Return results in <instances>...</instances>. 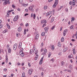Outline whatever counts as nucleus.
<instances>
[{
	"label": "nucleus",
	"instance_id": "c9c22d12",
	"mask_svg": "<svg viewBox=\"0 0 77 77\" xmlns=\"http://www.w3.org/2000/svg\"><path fill=\"white\" fill-rule=\"evenodd\" d=\"M36 48H34L33 50V52H35V51H36Z\"/></svg>",
	"mask_w": 77,
	"mask_h": 77
},
{
	"label": "nucleus",
	"instance_id": "9d476101",
	"mask_svg": "<svg viewBox=\"0 0 77 77\" xmlns=\"http://www.w3.org/2000/svg\"><path fill=\"white\" fill-rule=\"evenodd\" d=\"M22 30V28H21V27H19L17 29L18 32H21Z\"/></svg>",
	"mask_w": 77,
	"mask_h": 77
},
{
	"label": "nucleus",
	"instance_id": "338daca9",
	"mask_svg": "<svg viewBox=\"0 0 77 77\" xmlns=\"http://www.w3.org/2000/svg\"><path fill=\"white\" fill-rule=\"evenodd\" d=\"M75 36H77V32H76L75 34Z\"/></svg>",
	"mask_w": 77,
	"mask_h": 77
},
{
	"label": "nucleus",
	"instance_id": "5fc2aeb1",
	"mask_svg": "<svg viewBox=\"0 0 77 77\" xmlns=\"http://www.w3.org/2000/svg\"><path fill=\"white\" fill-rule=\"evenodd\" d=\"M61 54H62V53L61 52H60L58 53V55L60 56V55H61Z\"/></svg>",
	"mask_w": 77,
	"mask_h": 77
},
{
	"label": "nucleus",
	"instance_id": "c756f323",
	"mask_svg": "<svg viewBox=\"0 0 77 77\" xmlns=\"http://www.w3.org/2000/svg\"><path fill=\"white\" fill-rule=\"evenodd\" d=\"M58 47H61V45L60 44V42H59V43L58 44Z\"/></svg>",
	"mask_w": 77,
	"mask_h": 77
},
{
	"label": "nucleus",
	"instance_id": "39448f33",
	"mask_svg": "<svg viewBox=\"0 0 77 77\" xmlns=\"http://www.w3.org/2000/svg\"><path fill=\"white\" fill-rule=\"evenodd\" d=\"M17 47V45L16 44H14L13 46V49L14 50H16Z\"/></svg>",
	"mask_w": 77,
	"mask_h": 77
},
{
	"label": "nucleus",
	"instance_id": "0e129e2a",
	"mask_svg": "<svg viewBox=\"0 0 77 77\" xmlns=\"http://www.w3.org/2000/svg\"><path fill=\"white\" fill-rule=\"evenodd\" d=\"M11 77H12L13 76H14V74H11Z\"/></svg>",
	"mask_w": 77,
	"mask_h": 77
},
{
	"label": "nucleus",
	"instance_id": "a878e982",
	"mask_svg": "<svg viewBox=\"0 0 77 77\" xmlns=\"http://www.w3.org/2000/svg\"><path fill=\"white\" fill-rule=\"evenodd\" d=\"M61 41L62 42H63V41H64V38H63V37H62L61 39Z\"/></svg>",
	"mask_w": 77,
	"mask_h": 77
},
{
	"label": "nucleus",
	"instance_id": "6e6552de",
	"mask_svg": "<svg viewBox=\"0 0 77 77\" xmlns=\"http://www.w3.org/2000/svg\"><path fill=\"white\" fill-rule=\"evenodd\" d=\"M32 71H33V70H32V69L29 70L28 71V74H30V75L32 74Z\"/></svg>",
	"mask_w": 77,
	"mask_h": 77
},
{
	"label": "nucleus",
	"instance_id": "c85d7f7f",
	"mask_svg": "<svg viewBox=\"0 0 77 77\" xmlns=\"http://www.w3.org/2000/svg\"><path fill=\"white\" fill-rule=\"evenodd\" d=\"M51 54V52H50L48 54V57H50Z\"/></svg>",
	"mask_w": 77,
	"mask_h": 77
},
{
	"label": "nucleus",
	"instance_id": "1a4fd4ad",
	"mask_svg": "<svg viewBox=\"0 0 77 77\" xmlns=\"http://www.w3.org/2000/svg\"><path fill=\"white\" fill-rule=\"evenodd\" d=\"M41 23H47V20H43L41 21Z\"/></svg>",
	"mask_w": 77,
	"mask_h": 77
},
{
	"label": "nucleus",
	"instance_id": "bb28decb",
	"mask_svg": "<svg viewBox=\"0 0 77 77\" xmlns=\"http://www.w3.org/2000/svg\"><path fill=\"white\" fill-rule=\"evenodd\" d=\"M42 36H45V32H42Z\"/></svg>",
	"mask_w": 77,
	"mask_h": 77
},
{
	"label": "nucleus",
	"instance_id": "f03ea898",
	"mask_svg": "<svg viewBox=\"0 0 77 77\" xmlns=\"http://www.w3.org/2000/svg\"><path fill=\"white\" fill-rule=\"evenodd\" d=\"M4 5H7L8 3V4H10V2H9V0H5L4 2L3 3Z\"/></svg>",
	"mask_w": 77,
	"mask_h": 77
},
{
	"label": "nucleus",
	"instance_id": "0eeeda50",
	"mask_svg": "<svg viewBox=\"0 0 77 77\" xmlns=\"http://www.w3.org/2000/svg\"><path fill=\"white\" fill-rule=\"evenodd\" d=\"M52 14V11H49L46 14V16H48V15H50Z\"/></svg>",
	"mask_w": 77,
	"mask_h": 77
},
{
	"label": "nucleus",
	"instance_id": "052dcab7",
	"mask_svg": "<svg viewBox=\"0 0 77 77\" xmlns=\"http://www.w3.org/2000/svg\"><path fill=\"white\" fill-rule=\"evenodd\" d=\"M38 50H37L36 52H35V55H37V53H38Z\"/></svg>",
	"mask_w": 77,
	"mask_h": 77
},
{
	"label": "nucleus",
	"instance_id": "dca6fc26",
	"mask_svg": "<svg viewBox=\"0 0 77 77\" xmlns=\"http://www.w3.org/2000/svg\"><path fill=\"white\" fill-rule=\"evenodd\" d=\"M67 50H68L67 48H65L64 49V50H63V52H65Z\"/></svg>",
	"mask_w": 77,
	"mask_h": 77
},
{
	"label": "nucleus",
	"instance_id": "ea45409f",
	"mask_svg": "<svg viewBox=\"0 0 77 77\" xmlns=\"http://www.w3.org/2000/svg\"><path fill=\"white\" fill-rule=\"evenodd\" d=\"M33 50L31 49L30 50V53H31V54L32 53H33Z\"/></svg>",
	"mask_w": 77,
	"mask_h": 77
},
{
	"label": "nucleus",
	"instance_id": "a18cd8bd",
	"mask_svg": "<svg viewBox=\"0 0 77 77\" xmlns=\"http://www.w3.org/2000/svg\"><path fill=\"white\" fill-rule=\"evenodd\" d=\"M45 52H43L42 54H43V55H44V56H45L46 54Z\"/></svg>",
	"mask_w": 77,
	"mask_h": 77
},
{
	"label": "nucleus",
	"instance_id": "4c0bfd02",
	"mask_svg": "<svg viewBox=\"0 0 77 77\" xmlns=\"http://www.w3.org/2000/svg\"><path fill=\"white\" fill-rule=\"evenodd\" d=\"M20 54H20H22V53H23V51H19Z\"/></svg>",
	"mask_w": 77,
	"mask_h": 77
},
{
	"label": "nucleus",
	"instance_id": "58836bf2",
	"mask_svg": "<svg viewBox=\"0 0 77 77\" xmlns=\"http://www.w3.org/2000/svg\"><path fill=\"white\" fill-rule=\"evenodd\" d=\"M68 57L69 59H71V58H72V57L71 56V55H69L68 56Z\"/></svg>",
	"mask_w": 77,
	"mask_h": 77
},
{
	"label": "nucleus",
	"instance_id": "4be33fe9",
	"mask_svg": "<svg viewBox=\"0 0 77 77\" xmlns=\"http://www.w3.org/2000/svg\"><path fill=\"white\" fill-rule=\"evenodd\" d=\"M58 3V0H56L55 1L54 4H56V5H57Z\"/></svg>",
	"mask_w": 77,
	"mask_h": 77
},
{
	"label": "nucleus",
	"instance_id": "f3484780",
	"mask_svg": "<svg viewBox=\"0 0 77 77\" xmlns=\"http://www.w3.org/2000/svg\"><path fill=\"white\" fill-rule=\"evenodd\" d=\"M66 34V32H65V31H64L63 32V35L64 36H65Z\"/></svg>",
	"mask_w": 77,
	"mask_h": 77
},
{
	"label": "nucleus",
	"instance_id": "79ce46f5",
	"mask_svg": "<svg viewBox=\"0 0 77 77\" xmlns=\"http://www.w3.org/2000/svg\"><path fill=\"white\" fill-rule=\"evenodd\" d=\"M54 59L53 58H52L50 60V61H52V62H54Z\"/></svg>",
	"mask_w": 77,
	"mask_h": 77
},
{
	"label": "nucleus",
	"instance_id": "9b49d317",
	"mask_svg": "<svg viewBox=\"0 0 77 77\" xmlns=\"http://www.w3.org/2000/svg\"><path fill=\"white\" fill-rule=\"evenodd\" d=\"M22 46V43L21 42H20L19 43V45L18 46V48H20L21 47V46Z\"/></svg>",
	"mask_w": 77,
	"mask_h": 77
},
{
	"label": "nucleus",
	"instance_id": "4d7b16f0",
	"mask_svg": "<svg viewBox=\"0 0 77 77\" xmlns=\"http://www.w3.org/2000/svg\"><path fill=\"white\" fill-rule=\"evenodd\" d=\"M33 13H32L31 14V17H33Z\"/></svg>",
	"mask_w": 77,
	"mask_h": 77
},
{
	"label": "nucleus",
	"instance_id": "6e6d98bb",
	"mask_svg": "<svg viewBox=\"0 0 77 77\" xmlns=\"http://www.w3.org/2000/svg\"><path fill=\"white\" fill-rule=\"evenodd\" d=\"M17 65H21V64H20V63H17Z\"/></svg>",
	"mask_w": 77,
	"mask_h": 77
},
{
	"label": "nucleus",
	"instance_id": "2f4dec72",
	"mask_svg": "<svg viewBox=\"0 0 77 77\" xmlns=\"http://www.w3.org/2000/svg\"><path fill=\"white\" fill-rule=\"evenodd\" d=\"M20 3H22L23 2V0H19Z\"/></svg>",
	"mask_w": 77,
	"mask_h": 77
},
{
	"label": "nucleus",
	"instance_id": "cd10ccee",
	"mask_svg": "<svg viewBox=\"0 0 77 77\" xmlns=\"http://www.w3.org/2000/svg\"><path fill=\"white\" fill-rule=\"evenodd\" d=\"M33 19H34V20H35V19L36 18V14H33Z\"/></svg>",
	"mask_w": 77,
	"mask_h": 77
},
{
	"label": "nucleus",
	"instance_id": "37998d69",
	"mask_svg": "<svg viewBox=\"0 0 77 77\" xmlns=\"http://www.w3.org/2000/svg\"><path fill=\"white\" fill-rule=\"evenodd\" d=\"M65 11L66 12H68V9L67 8H66L65 9Z\"/></svg>",
	"mask_w": 77,
	"mask_h": 77
},
{
	"label": "nucleus",
	"instance_id": "72a5a7b5",
	"mask_svg": "<svg viewBox=\"0 0 77 77\" xmlns=\"http://www.w3.org/2000/svg\"><path fill=\"white\" fill-rule=\"evenodd\" d=\"M22 76L23 77H25V73L24 72H23L22 73Z\"/></svg>",
	"mask_w": 77,
	"mask_h": 77
},
{
	"label": "nucleus",
	"instance_id": "774afa93",
	"mask_svg": "<svg viewBox=\"0 0 77 77\" xmlns=\"http://www.w3.org/2000/svg\"><path fill=\"white\" fill-rule=\"evenodd\" d=\"M4 71H7V69L5 68L4 69Z\"/></svg>",
	"mask_w": 77,
	"mask_h": 77
},
{
	"label": "nucleus",
	"instance_id": "aec40b11",
	"mask_svg": "<svg viewBox=\"0 0 77 77\" xmlns=\"http://www.w3.org/2000/svg\"><path fill=\"white\" fill-rule=\"evenodd\" d=\"M8 32L7 29H5V30L3 31V33H6Z\"/></svg>",
	"mask_w": 77,
	"mask_h": 77
},
{
	"label": "nucleus",
	"instance_id": "864d4df0",
	"mask_svg": "<svg viewBox=\"0 0 77 77\" xmlns=\"http://www.w3.org/2000/svg\"><path fill=\"white\" fill-rule=\"evenodd\" d=\"M26 29H25L24 32V35H26Z\"/></svg>",
	"mask_w": 77,
	"mask_h": 77
},
{
	"label": "nucleus",
	"instance_id": "20e7f679",
	"mask_svg": "<svg viewBox=\"0 0 77 77\" xmlns=\"http://www.w3.org/2000/svg\"><path fill=\"white\" fill-rule=\"evenodd\" d=\"M49 27L48 26L47 27H45L44 28V30H45V33H47V32H48V28Z\"/></svg>",
	"mask_w": 77,
	"mask_h": 77
},
{
	"label": "nucleus",
	"instance_id": "8fccbe9b",
	"mask_svg": "<svg viewBox=\"0 0 77 77\" xmlns=\"http://www.w3.org/2000/svg\"><path fill=\"white\" fill-rule=\"evenodd\" d=\"M12 7L13 8H15V5H14V4H13L12 5Z\"/></svg>",
	"mask_w": 77,
	"mask_h": 77
},
{
	"label": "nucleus",
	"instance_id": "7ed1b4c3",
	"mask_svg": "<svg viewBox=\"0 0 77 77\" xmlns=\"http://www.w3.org/2000/svg\"><path fill=\"white\" fill-rule=\"evenodd\" d=\"M28 9L29 11H31L32 12H33L34 11L33 8V7H32V6H30L29 8H28Z\"/></svg>",
	"mask_w": 77,
	"mask_h": 77
},
{
	"label": "nucleus",
	"instance_id": "680f3d73",
	"mask_svg": "<svg viewBox=\"0 0 77 77\" xmlns=\"http://www.w3.org/2000/svg\"><path fill=\"white\" fill-rule=\"evenodd\" d=\"M25 11H26V12H28V9H25Z\"/></svg>",
	"mask_w": 77,
	"mask_h": 77
},
{
	"label": "nucleus",
	"instance_id": "ddd939ff",
	"mask_svg": "<svg viewBox=\"0 0 77 77\" xmlns=\"http://www.w3.org/2000/svg\"><path fill=\"white\" fill-rule=\"evenodd\" d=\"M38 56H39L38 55H36V56H35V60H36L38 59Z\"/></svg>",
	"mask_w": 77,
	"mask_h": 77
},
{
	"label": "nucleus",
	"instance_id": "e433bc0d",
	"mask_svg": "<svg viewBox=\"0 0 77 77\" xmlns=\"http://www.w3.org/2000/svg\"><path fill=\"white\" fill-rule=\"evenodd\" d=\"M57 5H56V4H54L53 6V8H55Z\"/></svg>",
	"mask_w": 77,
	"mask_h": 77
},
{
	"label": "nucleus",
	"instance_id": "49530a36",
	"mask_svg": "<svg viewBox=\"0 0 77 77\" xmlns=\"http://www.w3.org/2000/svg\"><path fill=\"white\" fill-rule=\"evenodd\" d=\"M54 28H55V27H54V26H53L51 28V30H53V29H54Z\"/></svg>",
	"mask_w": 77,
	"mask_h": 77
},
{
	"label": "nucleus",
	"instance_id": "f8f14e48",
	"mask_svg": "<svg viewBox=\"0 0 77 77\" xmlns=\"http://www.w3.org/2000/svg\"><path fill=\"white\" fill-rule=\"evenodd\" d=\"M5 59H6L5 60L6 62V63H7V62H8V56L7 55H6Z\"/></svg>",
	"mask_w": 77,
	"mask_h": 77
},
{
	"label": "nucleus",
	"instance_id": "de8ad7c7",
	"mask_svg": "<svg viewBox=\"0 0 77 77\" xmlns=\"http://www.w3.org/2000/svg\"><path fill=\"white\" fill-rule=\"evenodd\" d=\"M7 15L6 17H8L9 16V13H7Z\"/></svg>",
	"mask_w": 77,
	"mask_h": 77
},
{
	"label": "nucleus",
	"instance_id": "412c9836",
	"mask_svg": "<svg viewBox=\"0 0 77 77\" xmlns=\"http://www.w3.org/2000/svg\"><path fill=\"white\" fill-rule=\"evenodd\" d=\"M69 68L70 69H72V65H69Z\"/></svg>",
	"mask_w": 77,
	"mask_h": 77
},
{
	"label": "nucleus",
	"instance_id": "f257e3e1",
	"mask_svg": "<svg viewBox=\"0 0 77 77\" xmlns=\"http://www.w3.org/2000/svg\"><path fill=\"white\" fill-rule=\"evenodd\" d=\"M19 17H18V16L16 15L14 17L13 19V21H17L18 20Z\"/></svg>",
	"mask_w": 77,
	"mask_h": 77
},
{
	"label": "nucleus",
	"instance_id": "393cba45",
	"mask_svg": "<svg viewBox=\"0 0 77 77\" xmlns=\"http://www.w3.org/2000/svg\"><path fill=\"white\" fill-rule=\"evenodd\" d=\"M71 19V21L72 22V21H74V20H75V18H74V17H72Z\"/></svg>",
	"mask_w": 77,
	"mask_h": 77
},
{
	"label": "nucleus",
	"instance_id": "09e8293b",
	"mask_svg": "<svg viewBox=\"0 0 77 77\" xmlns=\"http://www.w3.org/2000/svg\"><path fill=\"white\" fill-rule=\"evenodd\" d=\"M21 56H22V57H23L24 56V53H22L21 54H20Z\"/></svg>",
	"mask_w": 77,
	"mask_h": 77
},
{
	"label": "nucleus",
	"instance_id": "5701e85b",
	"mask_svg": "<svg viewBox=\"0 0 77 77\" xmlns=\"http://www.w3.org/2000/svg\"><path fill=\"white\" fill-rule=\"evenodd\" d=\"M54 20V17H52L51 19V23H53Z\"/></svg>",
	"mask_w": 77,
	"mask_h": 77
},
{
	"label": "nucleus",
	"instance_id": "473e14b6",
	"mask_svg": "<svg viewBox=\"0 0 77 77\" xmlns=\"http://www.w3.org/2000/svg\"><path fill=\"white\" fill-rule=\"evenodd\" d=\"M44 53H47V49H44Z\"/></svg>",
	"mask_w": 77,
	"mask_h": 77
},
{
	"label": "nucleus",
	"instance_id": "423d86ee",
	"mask_svg": "<svg viewBox=\"0 0 77 77\" xmlns=\"http://www.w3.org/2000/svg\"><path fill=\"white\" fill-rule=\"evenodd\" d=\"M44 59V57H42L41 59V60L40 61L39 63V65H41L42 62V61L43 60V59Z\"/></svg>",
	"mask_w": 77,
	"mask_h": 77
},
{
	"label": "nucleus",
	"instance_id": "e2e57ef3",
	"mask_svg": "<svg viewBox=\"0 0 77 77\" xmlns=\"http://www.w3.org/2000/svg\"><path fill=\"white\" fill-rule=\"evenodd\" d=\"M29 15L28 14H25L24 16L26 17V16H27V15Z\"/></svg>",
	"mask_w": 77,
	"mask_h": 77
},
{
	"label": "nucleus",
	"instance_id": "c03bdc74",
	"mask_svg": "<svg viewBox=\"0 0 77 77\" xmlns=\"http://www.w3.org/2000/svg\"><path fill=\"white\" fill-rule=\"evenodd\" d=\"M3 27V25L1 24L0 25V29H2Z\"/></svg>",
	"mask_w": 77,
	"mask_h": 77
},
{
	"label": "nucleus",
	"instance_id": "a19ab883",
	"mask_svg": "<svg viewBox=\"0 0 77 77\" xmlns=\"http://www.w3.org/2000/svg\"><path fill=\"white\" fill-rule=\"evenodd\" d=\"M75 1H73L72 4L73 5H75Z\"/></svg>",
	"mask_w": 77,
	"mask_h": 77
},
{
	"label": "nucleus",
	"instance_id": "2eb2a0df",
	"mask_svg": "<svg viewBox=\"0 0 77 77\" xmlns=\"http://www.w3.org/2000/svg\"><path fill=\"white\" fill-rule=\"evenodd\" d=\"M8 53H11V49L10 48H9L8 50Z\"/></svg>",
	"mask_w": 77,
	"mask_h": 77
},
{
	"label": "nucleus",
	"instance_id": "f704fd0d",
	"mask_svg": "<svg viewBox=\"0 0 77 77\" xmlns=\"http://www.w3.org/2000/svg\"><path fill=\"white\" fill-rule=\"evenodd\" d=\"M73 27H74V26L73 25L71 26L70 27V29H72V28H73Z\"/></svg>",
	"mask_w": 77,
	"mask_h": 77
},
{
	"label": "nucleus",
	"instance_id": "b1692460",
	"mask_svg": "<svg viewBox=\"0 0 77 77\" xmlns=\"http://www.w3.org/2000/svg\"><path fill=\"white\" fill-rule=\"evenodd\" d=\"M61 66H63L65 65V63L64 62L62 61L61 63Z\"/></svg>",
	"mask_w": 77,
	"mask_h": 77
},
{
	"label": "nucleus",
	"instance_id": "bf43d9fd",
	"mask_svg": "<svg viewBox=\"0 0 77 77\" xmlns=\"http://www.w3.org/2000/svg\"><path fill=\"white\" fill-rule=\"evenodd\" d=\"M28 65L29 66H31L30 65V63H28Z\"/></svg>",
	"mask_w": 77,
	"mask_h": 77
},
{
	"label": "nucleus",
	"instance_id": "4468645a",
	"mask_svg": "<svg viewBox=\"0 0 77 77\" xmlns=\"http://www.w3.org/2000/svg\"><path fill=\"white\" fill-rule=\"evenodd\" d=\"M39 37V34H37L35 37V39H37Z\"/></svg>",
	"mask_w": 77,
	"mask_h": 77
},
{
	"label": "nucleus",
	"instance_id": "13d9d810",
	"mask_svg": "<svg viewBox=\"0 0 77 77\" xmlns=\"http://www.w3.org/2000/svg\"><path fill=\"white\" fill-rule=\"evenodd\" d=\"M46 25V24L45 23L43 25L42 27H45V26Z\"/></svg>",
	"mask_w": 77,
	"mask_h": 77
},
{
	"label": "nucleus",
	"instance_id": "6ab92c4d",
	"mask_svg": "<svg viewBox=\"0 0 77 77\" xmlns=\"http://www.w3.org/2000/svg\"><path fill=\"white\" fill-rule=\"evenodd\" d=\"M23 6H24V7H26V6H28V4H23Z\"/></svg>",
	"mask_w": 77,
	"mask_h": 77
},
{
	"label": "nucleus",
	"instance_id": "603ef678",
	"mask_svg": "<svg viewBox=\"0 0 77 77\" xmlns=\"http://www.w3.org/2000/svg\"><path fill=\"white\" fill-rule=\"evenodd\" d=\"M7 27L8 29H9V28L10 27V26H9V25H7Z\"/></svg>",
	"mask_w": 77,
	"mask_h": 77
},
{
	"label": "nucleus",
	"instance_id": "69168bd1",
	"mask_svg": "<svg viewBox=\"0 0 77 77\" xmlns=\"http://www.w3.org/2000/svg\"><path fill=\"white\" fill-rule=\"evenodd\" d=\"M41 52H42L43 51V48H42L41 50Z\"/></svg>",
	"mask_w": 77,
	"mask_h": 77
},
{
	"label": "nucleus",
	"instance_id": "a211bd4d",
	"mask_svg": "<svg viewBox=\"0 0 77 77\" xmlns=\"http://www.w3.org/2000/svg\"><path fill=\"white\" fill-rule=\"evenodd\" d=\"M51 49L52 50H54V45H51Z\"/></svg>",
	"mask_w": 77,
	"mask_h": 77
},
{
	"label": "nucleus",
	"instance_id": "7c9ffc66",
	"mask_svg": "<svg viewBox=\"0 0 77 77\" xmlns=\"http://www.w3.org/2000/svg\"><path fill=\"white\" fill-rule=\"evenodd\" d=\"M47 6L45 5L44 7V9H47Z\"/></svg>",
	"mask_w": 77,
	"mask_h": 77
},
{
	"label": "nucleus",
	"instance_id": "3c124183",
	"mask_svg": "<svg viewBox=\"0 0 77 77\" xmlns=\"http://www.w3.org/2000/svg\"><path fill=\"white\" fill-rule=\"evenodd\" d=\"M29 24V23H27L25 25V26H26V27H27V26H28Z\"/></svg>",
	"mask_w": 77,
	"mask_h": 77
}]
</instances>
